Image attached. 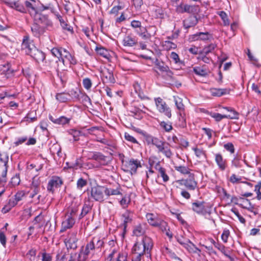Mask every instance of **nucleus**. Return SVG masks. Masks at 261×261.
<instances>
[{"label":"nucleus","mask_w":261,"mask_h":261,"mask_svg":"<svg viewBox=\"0 0 261 261\" xmlns=\"http://www.w3.org/2000/svg\"><path fill=\"white\" fill-rule=\"evenodd\" d=\"M95 50L96 53L99 55L103 57L106 59H109L110 56L109 53L108 51L105 48L102 47H96Z\"/></svg>","instance_id":"obj_50"},{"label":"nucleus","mask_w":261,"mask_h":261,"mask_svg":"<svg viewBox=\"0 0 261 261\" xmlns=\"http://www.w3.org/2000/svg\"><path fill=\"white\" fill-rule=\"evenodd\" d=\"M210 241L211 243L213 244L214 245V246L219 250H220L223 254H224L225 253H226L227 251V250H226L225 247L223 245L216 242L215 240L212 238L210 239Z\"/></svg>","instance_id":"obj_54"},{"label":"nucleus","mask_w":261,"mask_h":261,"mask_svg":"<svg viewBox=\"0 0 261 261\" xmlns=\"http://www.w3.org/2000/svg\"><path fill=\"white\" fill-rule=\"evenodd\" d=\"M56 98L60 102H65L69 100L68 93L66 92L57 93Z\"/></svg>","instance_id":"obj_42"},{"label":"nucleus","mask_w":261,"mask_h":261,"mask_svg":"<svg viewBox=\"0 0 261 261\" xmlns=\"http://www.w3.org/2000/svg\"><path fill=\"white\" fill-rule=\"evenodd\" d=\"M184 8L186 13L197 15L200 12V8L198 5L185 4Z\"/></svg>","instance_id":"obj_29"},{"label":"nucleus","mask_w":261,"mask_h":261,"mask_svg":"<svg viewBox=\"0 0 261 261\" xmlns=\"http://www.w3.org/2000/svg\"><path fill=\"white\" fill-rule=\"evenodd\" d=\"M174 168L175 170L182 174H189V175L191 174L190 172L191 169L187 166L175 165Z\"/></svg>","instance_id":"obj_45"},{"label":"nucleus","mask_w":261,"mask_h":261,"mask_svg":"<svg viewBox=\"0 0 261 261\" xmlns=\"http://www.w3.org/2000/svg\"><path fill=\"white\" fill-rule=\"evenodd\" d=\"M155 65L162 72H165L166 73L167 75L169 76H172L173 75V72L170 69L169 67L165 65L163 62H160L158 60H156L155 62Z\"/></svg>","instance_id":"obj_28"},{"label":"nucleus","mask_w":261,"mask_h":261,"mask_svg":"<svg viewBox=\"0 0 261 261\" xmlns=\"http://www.w3.org/2000/svg\"><path fill=\"white\" fill-rule=\"evenodd\" d=\"M160 126L167 132H169L173 129L172 123L169 121H161L160 122Z\"/></svg>","instance_id":"obj_51"},{"label":"nucleus","mask_w":261,"mask_h":261,"mask_svg":"<svg viewBox=\"0 0 261 261\" xmlns=\"http://www.w3.org/2000/svg\"><path fill=\"white\" fill-rule=\"evenodd\" d=\"M57 72L58 73V76L60 79L62 86L64 87L67 81V73L65 71L59 72V70Z\"/></svg>","instance_id":"obj_56"},{"label":"nucleus","mask_w":261,"mask_h":261,"mask_svg":"<svg viewBox=\"0 0 261 261\" xmlns=\"http://www.w3.org/2000/svg\"><path fill=\"white\" fill-rule=\"evenodd\" d=\"M91 159L97 162L100 166H105L109 163L108 157L100 152L93 153Z\"/></svg>","instance_id":"obj_20"},{"label":"nucleus","mask_w":261,"mask_h":261,"mask_svg":"<svg viewBox=\"0 0 261 261\" xmlns=\"http://www.w3.org/2000/svg\"><path fill=\"white\" fill-rule=\"evenodd\" d=\"M101 78L104 82L113 84L115 83L113 73L111 70L105 68L101 70Z\"/></svg>","instance_id":"obj_18"},{"label":"nucleus","mask_w":261,"mask_h":261,"mask_svg":"<svg viewBox=\"0 0 261 261\" xmlns=\"http://www.w3.org/2000/svg\"><path fill=\"white\" fill-rule=\"evenodd\" d=\"M3 2L9 7L15 9L21 13H26V9L23 5L19 1L11 0H3Z\"/></svg>","instance_id":"obj_13"},{"label":"nucleus","mask_w":261,"mask_h":261,"mask_svg":"<svg viewBox=\"0 0 261 261\" xmlns=\"http://www.w3.org/2000/svg\"><path fill=\"white\" fill-rule=\"evenodd\" d=\"M105 194L108 196L119 195L121 194L120 189L119 188L112 189L105 187Z\"/></svg>","instance_id":"obj_46"},{"label":"nucleus","mask_w":261,"mask_h":261,"mask_svg":"<svg viewBox=\"0 0 261 261\" xmlns=\"http://www.w3.org/2000/svg\"><path fill=\"white\" fill-rule=\"evenodd\" d=\"M242 155L237 153L231 161V166L237 168H241L242 167Z\"/></svg>","instance_id":"obj_34"},{"label":"nucleus","mask_w":261,"mask_h":261,"mask_svg":"<svg viewBox=\"0 0 261 261\" xmlns=\"http://www.w3.org/2000/svg\"><path fill=\"white\" fill-rule=\"evenodd\" d=\"M32 17L34 22L42 26L46 30H50L53 28V22L48 18V15L37 12Z\"/></svg>","instance_id":"obj_3"},{"label":"nucleus","mask_w":261,"mask_h":261,"mask_svg":"<svg viewBox=\"0 0 261 261\" xmlns=\"http://www.w3.org/2000/svg\"><path fill=\"white\" fill-rule=\"evenodd\" d=\"M93 243L95 244V247L96 250L100 251L101 248L104 245V242L102 239H101L100 237H94L92 238Z\"/></svg>","instance_id":"obj_41"},{"label":"nucleus","mask_w":261,"mask_h":261,"mask_svg":"<svg viewBox=\"0 0 261 261\" xmlns=\"http://www.w3.org/2000/svg\"><path fill=\"white\" fill-rule=\"evenodd\" d=\"M198 23V18L196 15L191 16L183 21L184 27L188 29L194 27Z\"/></svg>","instance_id":"obj_26"},{"label":"nucleus","mask_w":261,"mask_h":261,"mask_svg":"<svg viewBox=\"0 0 261 261\" xmlns=\"http://www.w3.org/2000/svg\"><path fill=\"white\" fill-rule=\"evenodd\" d=\"M254 191L256 193V199L258 200H261V181L258 182L257 184L255 186Z\"/></svg>","instance_id":"obj_64"},{"label":"nucleus","mask_w":261,"mask_h":261,"mask_svg":"<svg viewBox=\"0 0 261 261\" xmlns=\"http://www.w3.org/2000/svg\"><path fill=\"white\" fill-rule=\"evenodd\" d=\"M163 47L165 50H169L171 49H175L177 45L175 43L170 41H165L163 42Z\"/></svg>","instance_id":"obj_53"},{"label":"nucleus","mask_w":261,"mask_h":261,"mask_svg":"<svg viewBox=\"0 0 261 261\" xmlns=\"http://www.w3.org/2000/svg\"><path fill=\"white\" fill-rule=\"evenodd\" d=\"M63 184V181L60 177L54 176L48 181L47 186V190L49 192L54 193L55 189L61 187Z\"/></svg>","instance_id":"obj_8"},{"label":"nucleus","mask_w":261,"mask_h":261,"mask_svg":"<svg viewBox=\"0 0 261 261\" xmlns=\"http://www.w3.org/2000/svg\"><path fill=\"white\" fill-rule=\"evenodd\" d=\"M215 161L220 170L223 171L227 167V162L226 159H224L222 155L220 153L215 154Z\"/></svg>","instance_id":"obj_19"},{"label":"nucleus","mask_w":261,"mask_h":261,"mask_svg":"<svg viewBox=\"0 0 261 261\" xmlns=\"http://www.w3.org/2000/svg\"><path fill=\"white\" fill-rule=\"evenodd\" d=\"M205 202L196 200L192 203V210L198 215H205L207 211L204 205Z\"/></svg>","instance_id":"obj_14"},{"label":"nucleus","mask_w":261,"mask_h":261,"mask_svg":"<svg viewBox=\"0 0 261 261\" xmlns=\"http://www.w3.org/2000/svg\"><path fill=\"white\" fill-rule=\"evenodd\" d=\"M77 232L72 231L68 233V236L64 240L65 244L68 250H75L77 248V242L78 239L76 237Z\"/></svg>","instance_id":"obj_7"},{"label":"nucleus","mask_w":261,"mask_h":261,"mask_svg":"<svg viewBox=\"0 0 261 261\" xmlns=\"http://www.w3.org/2000/svg\"><path fill=\"white\" fill-rule=\"evenodd\" d=\"M134 213L130 210H126L121 215L122 226L123 227V231H126V229L128 224H130L133 221Z\"/></svg>","instance_id":"obj_15"},{"label":"nucleus","mask_w":261,"mask_h":261,"mask_svg":"<svg viewBox=\"0 0 261 261\" xmlns=\"http://www.w3.org/2000/svg\"><path fill=\"white\" fill-rule=\"evenodd\" d=\"M211 94L214 96H221L223 95L228 94L229 90L227 89H220L212 88L210 90Z\"/></svg>","instance_id":"obj_32"},{"label":"nucleus","mask_w":261,"mask_h":261,"mask_svg":"<svg viewBox=\"0 0 261 261\" xmlns=\"http://www.w3.org/2000/svg\"><path fill=\"white\" fill-rule=\"evenodd\" d=\"M178 116V125L181 128L186 127L187 126V123L185 112H179Z\"/></svg>","instance_id":"obj_40"},{"label":"nucleus","mask_w":261,"mask_h":261,"mask_svg":"<svg viewBox=\"0 0 261 261\" xmlns=\"http://www.w3.org/2000/svg\"><path fill=\"white\" fill-rule=\"evenodd\" d=\"M168 145H164L159 151V152L162 153L166 158L170 159L173 155L171 150L168 147Z\"/></svg>","instance_id":"obj_44"},{"label":"nucleus","mask_w":261,"mask_h":261,"mask_svg":"<svg viewBox=\"0 0 261 261\" xmlns=\"http://www.w3.org/2000/svg\"><path fill=\"white\" fill-rule=\"evenodd\" d=\"M127 254L123 251H120L117 254V256L111 261H126Z\"/></svg>","instance_id":"obj_49"},{"label":"nucleus","mask_w":261,"mask_h":261,"mask_svg":"<svg viewBox=\"0 0 261 261\" xmlns=\"http://www.w3.org/2000/svg\"><path fill=\"white\" fill-rule=\"evenodd\" d=\"M141 242L146 251V254L150 256L151 251L153 247V242L151 238L147 236H144Z\"/></svg>","instance_id":"obj_17"},{"label":"nucleus","mask_w":261,"mask_h":261,"mask_svg":"<svg viewBox=\"0 0 261 261\" xmlns=\"http://www.w3.org/2000/svg\"><path fill=\"white\" fill-rule=\"evenodd\" d=\"M118 249L119 247L118 246L111 248V253L109 254L108 259L110 261L112 260L117 256V254L119 252L118 251Z\"/></svg>","instance_id":"obj_62"},{"label":"nucleus","mask_w":261,"mask_h":261,"mask_svg":"<svg viewBox=\"0 0 261 261\" xmlns=\"http://www.w3.org/2000/svg\"><path fill=\"white\" fill-rule=\"evenodd\" d=\"M194 72L197 75L206 76L208 74L209 71L203 67L196 66L193 68Z\"/></svg>","instance_id":"obj_38"},{"label":"nucleus","mask_w":261,"mask_h":261,"mask_svg":"<svg viewBox=\"0 0 261 261\" xmlns=\"http://www.w3.org/2000/svg\"><path fill=\"white\" fill-rule=\"evenodd\" d=\"M72 213H75L73 210H72L69 214H67L65 216L62 223L61 228L60 231V232L65 231L67 229L71 228L74 225L75 220L72 217Z\"/></svg>","instance_id":"obj_10"},{"label":"nucleus","mask_w":261,"mask_h":261,"mask_svg":"<svg viewBox=\"0 0 261 261\" xmlns=\"http://www.w3.org/2000/svg\"><path fill=\"white\" fill-rule=\"evenodd\" d=\"M0 71L2 74H5L7 78H9L13 75V70L10 69V65L9 63L0 65Z\"/></svg>","instance_id":"obj_27"},{"label":"nucleus","mask_w":261,"mask_h":261,"mask_svg":"<svg viewBox=\"0 0 261 261\" xmlns=\"http://www.w3.org/2000/svg\"><path fill=\"white\" fill-rule=\"evenodd\" d=\"M46 30H46L42 26L40 25L37 23H36L34 21L31 27V31L33 34L34 36L37 37H40L41 35L44 34Z\"/></svg>","instance_id":"obj_24"},{"label":"nucleus","mask_w":261,"mask_h":261,"mask_svg":"<svg viewBox=\"0 0 261 261\" xmlns=\"http://www.w3.org/2000/svg\"><path fill=\"white\" fill-rule=\"evenodd\" d=\"M105 194V187L100 186L91 188L90 195L94 200L99 202L103 201Z\"/></svg>","instance_id":"obj_4"},{"label":"nucleus","mask_w":261,"mask_h":261,"mask_svg":"<svg viewBox=\"0 0 261 261\" xmlns=\"http://www.w3.org/2000/svg\"><path fill=\"white\" fill-rule=\"evenodd\" d=\"M218 14L223 20V24L224 25H229V21L227 14L224 11H220L218 12Z\"/></svg>","instance_id":"obj_60"},{"label":"nucleus","mask_w":261,"mask_h":261,"mask_svg":"<svg viewBox=\"0 0 261 261\" xmlns=\"http://www.w3.org/2000/svg\"><path fill=\"white\" fill-rule=\"evenodd\" d=\"M182 246L187 249L190 252L196 253L197 251L200 250L197 248L189 240H186V243H182Z\"/></svg>","instance_id":"obj_33"},{"label":"nucleus","mask_w":261,"mask_h":261,"mask_svg":"<svg viewBox=\"0 0 261 261\" xmlns=\"http://www.w3.org/2000/svg\"><path fill=\"white\" fill-rule=\"evenodd\" d=\"M146 218L149 224L154 227H156L160 221L161 220L158 216L153 213H147Z\"/></svg>","instance_id":"obj_25"},{"label":"nucleus","mask_w":261,"mask_h":261,"mask_svg":"<svg viewBox=\"0 0 261 261\" xmlns=\"http://www.w3.org/2000/svg\"><path fill=\"white\" fill-rule=\"evenodd\" d=\"M20 179L19 174H16L11 178L10 184L12 186L15 187L18 186L20 184Z\"/></svg>","instance_id":"obj_63"},{"label":"nucleus","mask_w":261,"mask_h":261,"mask_svg":"<svg viewBox=\"0 0 261 261\" xmlns=\"http://www.w3.org/2000/svg\"><path fill=\"white\" fill-rule=\"evenodd\" d=\"M64 50V48H53L51 50V53L54 56L53 58H56L58 60L60 61V58H61L62 53L63 50Z\"/></svg>","instance_id":"obj_47"},{"label":"nucleus","mask_w":261,"mask_h":261,"mask_svg":"<svg viewBox=\"0 0 261 261\" xmlns=\"http://www.w3.org/2000/svg\"><path fill=\"white\" fill-rule=\"evenodd\" d=\"M154 168L159 172L158 176H161L164 182H167L169 180V177L166 173V170L161 166L160 161H157Z\"/></svg>","instance_id":"obj_22"},{"label":"nucleus","mask_w":261,"mask_h":261,"mask_svg":"<svg viewBox=\"0 0 261 261\" xmlns=\"http://www.w3.org/2000/svg\"><path fill=\"white\" fill-rule=\"evenodd\" d=\"M61 59L63 64L66 66L75 65L77 63L75 57L65 49L62 53Z\"/></svg>","instance_id":"obj_11"},{"label":"nucleus","mask_w":261,"mask_h":261,"mask_svg":"<svg viewBox=\"0 0 261 261\" xmlns=\"http://www.w3.org/2000/svg\"><path fill=\"white\" fill-rule=\"evenodd\" d=\"M122 43L124 46L132 47L137 43V40L135 37L127 35L124 37Z\"/></svg>","instance_id":"obj_31"},{"label":"nucleus","mask_w":261,"mask_h":261,"mask_svg":"<svg viewBox=\"0 0 261 261\" xmlns=\"http://www.w3.org/2000/svg\"><path fill=\"white\" fill-rule=\"evenodd\" d=\"M92 205L89 201L85 202L83 206L82 212L79 216V219H82L88 214L92 210Z\"/></svg>","instance_id":"obj_36"},{"label":"nucleus","mask_w":261,"mask_h":261,"mask_svg":"<svg viewBox=\"0 0 261 261\" xmlns=\"http://www.w3.org/2000/svg\"><path fill=\"white\" fill-rule=\"evenodd\" d=\"M95 244L93 243V241L91 240L89 243H88L85 247V249L83 251L84 254L86 256H88L91 252V251L95 250Z\"/></svg>","instance_id":"obj_43"},{"label":"nucleus","mask_w":261,"mask_h":261,"mask_svg":"<svg viewBox=\"0 0 261 261\" xmlns=\"http://www.w3.org/2000/svg\"><path fill=\"white\" fill-rule=\"evenodd\" d=\"M33 52L30 55L37 62H43L45 59V56L44 53L38 49L36 47H33Z\"/></svg>","instance_id":"obj_23"},{"label":"nucleus","mask_w":261,"mask_h":261,"mask_svg":"<svg viewBox=\"0 0 261 261\" xmlns=\"http://www.w3.org/2000/svg\"><path fill=\"white\" fill-rule=\"evenodd\" d=\"M174 102L179 112H185V106L182 103V99L179 97H174Z\"/></svg>","instance_id":"obj_48"},{"label":"nucleus","mask_w":261,"mask_h":261,"mask_svg":"<svg viewBox=\"0 0 261 261\" xmlns=\"http://www.w3.org/2000/svg\"><path fill=\"white\" fill-rule=\"evenodd\" d=\"M132 252L141 253V254H146V251L144 249L143 246L141 243V242H137L134 245L133 247L132 248Z\"/></svg>","instance_id":"obj_39"},{"label":"nucleus","mask_w":261,"mask_h":261,"mask_svg":"<svg viewBox=\"0 0 261 261\" xmlns=\"http://www.w3.org/2000/svg\"><path fill=\"white\" fill-rule=\"evenodd\" d=\"M177 182L179 186L185 187V188H180V195L187 200L191 198L190 192L197 188V182L195 179L194 174H190L188 178L178 180Z\"/></svg>","instance_id":"obj_1"},{"label":"nucleus","mask_w":261,"mask_h":261,"mask_svg":"<svg viewBox=\"0 0 261 261\" xmlns=\"http://www.w3.org/2000/svg\"><path fill=\"white\" fill-rule=\"evenodd\" d=\"M49 119L54 123L60 125H65L68 124L71 120L70 118H67L65 116H61L57 119H55L52 116H49Z\"/></svg>","instance_id":"obj_30"},{"label":"nucleus","mask_w":261,"mask_h":261,"mask_svg":"<svg viewBox=\"0 0 261 261\" xmlns=\"http://www.w3.org/2000/svg\"><path fill=\"white\" fill-rule=\"evenodd\" d=\"M212 38V35L208 32H198L189 36L190 41H206Z\"/></svg>","instance_id":"obj_12"},{"label":"nucleus","mask_w":261,"mask_h":261,"mask_svg":"<svg viewBox=\"0 0 261 261\" xmlns=\"http://www.w3.org/2000/svg\"><path fill=\"white\" fill-rule=\"evenodd\" d=\"M223 109H226L228 112H230V113L228 115H222L217 113H211L210 114V116L214 118L217 122L220 121L224 118H228L231 119L238 118V114L234 110L228 107H223Z\"/></svg>","instance_id":"obj_6"},{"label":"nucleus","mask_w":261,"mask_h":261,"mask_svg":"<svg viewBox=\"0 0 261 261\" xmlns=\"http://www.w3.org/2000/svg\"><path fill=\"white\" fill-rule=\"evenodd\" d=\"M170 57L175 64L179 65L183 64V61L180 60L179 56L177 53L172 51L171 53Z\"/></svg>","instance_id":"obj_59"},{"label":"nucleus","mask_w":261,"mask_h":261,"mask_svg":"<svg viewBox=\"0 0 261 261\" xmlns=\"http://www.w3.org/2000/svg\"><path fill=\"white\" fill-rule=\"evenodd\" d=\"M124 167L125 168V171H129L133 174L136 173L138 168L141 167V164L139 160L131 159L125 162Z\"/></svg>","instance_id":"obj_9"},{"label":"nucleus","mask_w":261,"mask_h":261,"mask_svg":"<svg viewBox=\"0 0 261 261\" xmlns=\"http://www.w3.org/2000/svg\"><path fill=\"white\" fill-rule=\"evenodd\" d=\"M25 5L29 9V12L32 17L38 12L37 10V8H36L34 7H33L32 3H30V2L25 1Z\"/></svg>","instance_id":"obj_57"},{"label":"nucleus","mask_w":261,"mask_h":261,"mask_svg":"<svg viewBox=\"0 0 261 261\" xmlns=\"http://www.w3.org/2000/svg\"><path fill=\"white\" fill-rule=\"evenodd\" d=\"M67 93L68 94L69 98L71 97L72 99L74 100L79 99L80 91H79L77 88L69 90V92Z\"/></svg>","instance_id":"obj_52"},{"label":"nucleus","mask_w":261,"mask_h":261,"mask_svg":"<svg viewBox=\"0 0 261 261\" xmlns=\"http://www.w3.org/2000/svg\"><path fill=\"white\" fill-rule=\"evenodd\" d=\"M154 101L158 111L160 113H163L168 118H170L172 116L170 109L163 99L161 97L155 98Z\"/></svg>","instance_id":"obj_5"},{"label":"nucleus","mask_w":261,"mask_h":261,"mask_svg":"<svg viewBox=\"0 0 261 261\" xmlns=\"http://www.w3.org/2000/svg\"><path fill=\"white\" fill-rule=\"evenodd\" d=\"M9 154L6 152H0V183L6 182L8 171Z\"/></svg>","instance_id":"obj_2"},{"label":"nucleus","mask_w":261,"mask_h":261,"mask_svg":"<svg viewBox=\"0 0 261 261\" xmlns=\"http://www.w3.org/2000/svg\"><path fill=\"white\" fill-rule=\"evenodd\" d=\"M145 232L144 229L143 228L141 224L136 226L133 230L134 235L139 237L143 235Z\"/></svg>","instance_id":"obj_55"},{"label":"nucleus","mask_w":261,"mask_h":261,"mask_svg":"<svg viewBox=\"0 0 261 261\" xmlns=\"http://www.w3.org/2000/svg\"><path fill=\"white\" fill-rule=\"evenodd\" d=\"M59 60L56 58H53L45 61L44 66L45 69L49 72L52 71H58L59 70Z\"/></svg>","instance_id":"obj_16"},{"label":"nucleus","mask_w":261,"mask_h":261,"mask_svg":"<svg viewBox=\"0 0 261 261\" xmlns=\"http://www.w3.org/2000/svg\"><path fill=\"white\" fill-rule=\"evenodd\" d=\"M69 134L72 136L74 141H77L79 140V137L82 135L81 131L74 129H70Z\"/></svg>","instance_id":"obj_61"},{"label":"nucleus","mask_w":261,"mask_h":261,"mask_svg":"<svg viewBox=\"0 0 261 261\" xmlns=\"http://www.w3.org/2000/svg\"><path fill=\"white\" fill-rule=\"evenodd\" d=\"M15 206L14 203L12 202L9 199L8 203L3 207L2 212L3 213L6 214L9 212Z\"/></svg>","instance_id":"obj_58"},{"label":"nucleus","mask_w":261,"mask_h":261,"mask_svg":"<svg viewBox=\"0 0 261 261\" xmlns=\"http://www.w3.org/2000/svg\"><path fill=\"white\" fill-rule=\"evenodd\" d=\"M25 195V193L24 191H19L15 194L13 197L10 198V199L12 202H13L15 205H16L18 202L22 200Z\"/></svg>","instance_id":"obj_37"},{"label":"nucleus","mask_w":261,"mask_h":261,"mask_svg":"<svg viewBox=\"0 0 261 261\" xmlns=\"http://www.w3.org/2000/svg\"><path fill=\"white\" fill-rule=\"evenodd\" d=\"M21 47L26 54L30 55L33 52V47H36L30 41L29 37L25 36L23 39Z\"/></svg>","instance_id":"obj_21"},{"label":"nucleus","mask_w":261,"mask_h":261,"mask_svg":"<svg viewBox=\"0 0 261 261\" xmlns=\"http://www.w3.org/2000/svg\"><path fill=\"white\" fill-rule=\"evenodd\" d=\"M216 47V44L212 43L208 45L205 46L201 50H200L199 51V55H208V54L212 53Z\"/></svg>","instance_id":"obj_35"}]
</instances>
